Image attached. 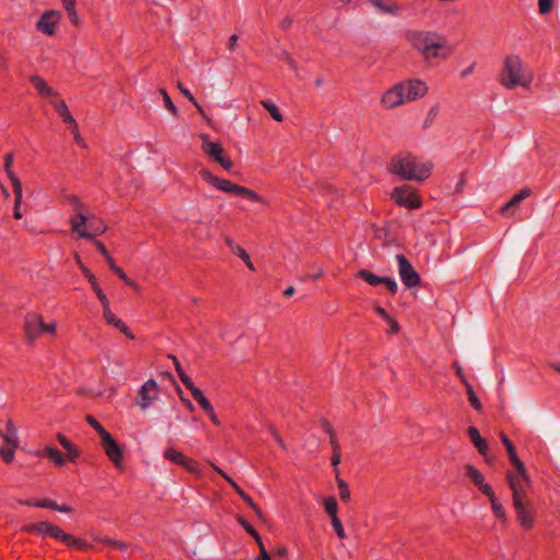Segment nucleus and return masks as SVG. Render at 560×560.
<instances>
[{"mask_svg":"<svg viewBox=\"0 0 560 560\" xmlns=\"http://www.w3.org/2000/svg\"><path fill=\"white\" fill-rule=\"evenodd\" d=\"M405 38L413 49L421 54L427 62L434 59L445 60L452 54V48L446 38L436 32L408 30L405 32Z\"/></svg>","mask_w":560,"mask_h":560,"instance_id":"obj_1","label":"nucleus"},{"mask_svg":"<svg viewBox=\"0 0 560 560\" xmlns=\"http://www.w3.org/2000/svg\"><path fill=\"white\" fill-rule=\"evenodd\" d=\"M433 163L421 162L410 152H400L392 158L388 171L402 180L423 182L432 174Z\"/></svg>","mask_w":560,"mask_h":560,"instance_id":"obj_2","label":"nucleus"},{"mask_svg":"<svg viewBox=\"0 0 560 560\" xmlns=\"http://www.w3.org/2000/svg\"><path fill=\"white\" fill-rule=\"evenodd\" d=\"M69 201L74 210L78 211V214L70 219V225L80 238L94 241L97 235L106 232L107 226L103 220L96 217L89 218L83 213L84 205L80 201L79 197L72 195Z\"/></svg>","mask_w":560,"mask_h":560,"instance_id":"obj_3","label":"nucleus"},{"mask_svg":"<svg viewBox=\"0 0 560 560\" xmlns=\"http://www.w3.org/2000/svg\"><path fill=\"white\" fill-rule=\"evenodd\" d=\"M506 481L512 490V500L516 512V520L521 527L525 530H529L534 527L536 514L533 502L528 499L525 487L520 486L511 470L506 471Z\"/></svg>","mask_w":560,"mask_h":560,"instance_id":"obj_4","label":"nucleus"},{"mask_svg":"<svg viewBox=\"0 0 560 560\" xmlns=\"http://www.w3.org/2000/svg\"><path fill=\"white\" fill-rule=\"evenodd\" d=\"M524 67L517 55H508L503 60V66L499 74V82L506 89L512 90L521 85L529 88L533 77L527 80L523 79Z\"/></svg>","mask_w":560,"mask_h":560,"instance_id":"obj_5","label":"nucleus"},{"mask_svg":"<svg viewBox=\"0 0 560 560\" xmlns=\"http://www.w3.org/2000/svg\"><path fill=\"white\" fill-rule=\"evenodd\" d=\"M199 175L205 182H207L208 184L212 185L213 187L223 192L246 198L254 202L265 203V199L261 196H259L256 191L245 186L235 184L229 179L213 175L208 168L200 170Z\"/></svg>","mask_w":560,"mask_h":560,"instance_id":"obj_6","label":"nucleus"},{"mask_svg":"<svg viewBox=\"0 0 560 560\" xmlns=\"http://www.w3.org/2000/svg\"><path fill=\"white\" fill-rule=\"evenodd\" d=\"M22 532L35 534L39 537H50L58 541L63 542L66 546L68 540H70V535L61 529L60 526L55 525L47 521L36 522L26 524L22 527Z\"/></svg>","mask_w":560,"mask_h":560,"instance_id":"obj_7","label":"nucleus"},{"mask_svg":"<svg viewBox=\"0 0 560 560\" xmlns=\"http://www.w3.org/2000/svg\"><path fill=\"white\" fill-rule=\"evenodd\" d=\"M392 199L399 206L409 210L419 209L422 207V200L417 189L410 185H402L395 187L390 195Z\"/></svg>","mask_w":560,"mask_h":560,"instance_id":"obj_8","label":"nucleus"},{"mask_svg":"<svg viewBox=\"0 0 560 560\" xmlns=\"http://www.w3.org/2000/svg\"><path fill=\"white\" fill-rule=\"evenodd\" d=\"M199 137L202 141L201 147L203 152L213 161L219 163L224 170L230 171L233 166V163L231 159L225 154L221 143L210 141L207 133H201Z\"/></svg>","mask_w":560,"mask_h":560,"instance_id":"obj_9","label":"nucleus"},{"mask_svg":"<svg viewBox=\"0 0 560 560\" xmlns=\"http://www.w3.org/2000/svg\"><path fill=\"white\" fill-rule=\"evenodd\" d=\"M4 445L0 447V458L5 464H10L14 459V452L19 447V440L16 436V428L11 419L7 421V433L4 435Z\"/></svg>","mask_w":560,"mask_h":560,"instance_id":"obj_10","label":"nucleus"},{"mask_svg":"<svg viewBox=\"0 0 560 560\" xmlns=\"http://www.w3.org/2000/svg\"><path fill=\"white\" fill-rule=\"evenodd\" d=\"M62 15L58 10L45 11L36 22V30L47 36H54L57 33V26Z\"/></svg>","mask_w":560,"mask_h":560,"instance_id":"obj_11","label":"nucleus"},{"mask_svg":"<svg viewBox=\"0 0 560 560\" xmlns=\"http://www.w3.org/2000/svg\"><path fill=\"white\" fill-rule=\"evenodd\" d=\"M397 262L402 283L407 288L419 285L421 282L420 275L415 270L407 257L402 254L397 255Z\"/></svg>","mask_w":560,"mask_h":560,"instance_id":"obj_12","label":"nucleus"},{"mask_svg":"<svg viewBox=\"0 0 560 560\" xmlns=\"http://www.w3.org/2000/svg\"><path fill=\"white\" fill-rule=\"evenodd\" d=\"M160 388L158 383L150 378L139 389L137 394V405L142 409H147L154 400L158 399Z\"/></svg>","mask_w":560,"mask_h":560,"instance_id":"obj_13","label":"nucleus"},{"mask_svg":"<svg viewBox=\"0 0 560 560\" xmlns=\"http://www.w3.org/2000/svg\"><path fill=\"white\" fill-rule=\"evenodd\" d=\"M404 85L405 102H412L427 95L429 89L425 82L420 79H409L399 82Z\"/></svg>","mask_w":560,"mask_h":560,"instance_id":"obj_14","label":"nucleus"},{"mask_svg":"<svg viewBox=\"0 0 560 560\" xmlns=\"http://www.w3.org/2000/svg\"><path fill=\"white\" fill-rule=\"evenodd\" d=\"M101 445L104 448L105 454L108 456V458L115 465V467H117V468L121 467L122 459H124V453H122L120 445L112 436L110 433H108L107 435H104V438L101 439Z\"/></svg>","mask_w":560,"mask_h":560,"instance_id":"obj_15","label":"nucleus"},{"mask_svg":"<svg viewBox=\"0 0 560 560\" xmlns=\"http://www.w3.org/2000/svg\"><path fill=\"white\" fill-rule=\"evenodd\" d=\"M43 328L44 322L40 315L30 313L25 316L24 332L28 343H33L43 334Z\"/></svg>","mask_w":560,"mask_h":560,"instance_id":"obj_16","label":"nucleus"},{"mask_svg":"<svg viewBox=\"0 0 560 560\" xmlns=\"http://www.w3.org/2000/svg\"><path fill=\"white\" fill-rule=\"evenodd\" d=\"M381 103L387 109L402 105L405 103L404 85L398 82L385 91L381 97Z\"/></svg>","mask_w":560,"mask_h":560,"instance_id":"obj_17","label":"nucleus"},{"mask_svg":"<svg viewBox=\"0 0 560 560\" xmlns=\"http://www.w3.org/2000/svg\"><path fill=\"white\" fill-rule=\"evenodd\" d=\"M20 504L26 506H36L42 509H50L62 513H71L73 509L68 504H58L56 501L50 499H38V500H20Z\"/></svg>","mask_w":560,"mask_h":560,"instance_id":"obj_18","label":"nucleus"},{"mask_svg":"<svg viewBox=\"0 0 560 560\" xmlns=\"http://www.w3.org/2000/svg\"><path fill=\"white\" fill-rule=\"evenodd\" d=\"M530 195V188L524 187L500 208V214L508 218L513 215V210L517 208L520 203Z\"/></svg>","mask_w":560,"mask_h":560,"instance_id":"obj_19","label":"nucleus"},{"mask_svg":"<svg viewBox=\"0 0 560 560\" xmlns=\"http://www.w3.org/2000/svg\"><path fill=\"white\" fill-rule=\"evenodd\" d=\"M467 434L470 438L471 443L477 448L478 453L482 455L487 462L490 459L487 457L489 452L488 442L480 435L479 430L476 427H468Z\"/></svg>","mask_w":560,"mask_h":560,"instance_id":"obj_20","label":"nucleus"},{"mask_svg":"<svg viewBox=\"0 0 560 560\" xmlns=\"http://www.w3.org/2000/svg\"><path fill=\"white\" fill-rule=\"evenodd\" d=\"M510 463L516 469V472L511 471L512 475L517 479L520 486L525 487V491H526L527 488L530 487L532 480L527 472L525 464L518 457H515Z\"/></svg>","mask_w":560,"mask_h":560,"instance_id":"obj_21","label":"nucleus"},{"mask_svg":"<svg viewBox=\"0 0 560 560\" xmlns=\"http://www.w3.org/2000/svg\"><path fill=\"white\" fill-rule=\"evenodd\" d=\"M58 443L67 451V459L71 463H75L81 456V450L75 446L66 435L58 433L56 435Z\"/></svg>","mask_w":560,"mask_h":560,"instance_id":"obj_22","label":"nucleus"},{"mask_svg":"<svg viewBox=\"0 0 560 560\" xmlns=\"http://www.w3.org/2000/svg\"><path fill=\"white\" fill-rule=\"evenodd\" d=\"M30 82L43 97L59 96L58 92L54 91L40 75L35 74L30 77Z\"/></svg>","mask_w":560,"mask_h":560,"instance_id":"obj_23","label":"nucleus"},{"mask_svg":"<svg viewBox=\"0 0 560 560\" xmlns=\"http://www.w3.org/2000/svg\"><path fill=\"white\" fill-rule=\"evenodd\" d=\"M77 264L82 272V275L88 279L89 283L91 284L93 291L95 292L97 299L100 300L101 296L106 295L103 291V289L100 287L96 277L94 273L91 272V270L82 264L79 255H75Z\"/></svg>","mask_w":560,"mask_h":560,"instance_id":"obj_24","label":"nucleus"},{"mask_svg":"<svg viewBox=\"0 0 560 560\" xmlns=\"http://www.w3.org/2000/svg\"><path fill=\"white\" fill-rule=\"evenodd\" d=\"M13 159H14L13 152H8L4 155L3 170L7 173L9 179L11 182L13 190H16V192L19 194L20 186H22V183L19 179V177L15 175V173L12 171Z\"/></svg>","mask_w":560,"mask_h":560,"instance_id":"obj_25","label":"nucleus"},{"mask_svg":"<svg viewBox=\"0 0 560 560\" xmlns=\"http://www.w3.org/2000/svg\"><path fill=\"white\" fill-rule=\"evenodd\" d=\"M38 457H48L56 466L65 465L67 457L52 446H45L43 451L36 453Z\"/></svg>","mask_w":560,"mask_h":560,"instance_id":"obj_26","label":"nucleus"},{"mask_svg":"<svg viewBox=\"0 0 560 560\" xmlns=\"http://www.w3.org/2000/svg\"><path fill=\"white\" fill-rule=\"evenodd\" d=\"M224 242L228 247L245 262L249 270L255 271V267L250 260L249 255L241 245L234 243V241L230 237H225Z\"/></svg>","mask_w":560,"mask_h":560,"instance_id":"obj_27","label":"nucleus"},{"mask_svg":"<svg viewBox=\"0 0 560 560\" xmlns=\"http://www.w3.org/2000/svg\"><path fill=\"white\" fill-rule=\"evenodd\" d=\"M50 104L55 108V110L58 113L60 118L65 124H74V118L72 117L66 102L63 100L60 101H51Z\"/></svg>","mask_w":560,"mask_h":560,"instance_id":"obj_28","label":"nucleus"},{"mask_svg":"<svg viewBox=\"0 0 560 560\" xmlns=\"http://www.w3.org/2000/svg\"><path fill=\"white\" fill-rule=\"evenodd\" d=\"M371 3L384 13L397 14L400 11V5L396 2H386L385 0H371Z\"/></svg>","mask_w":560,"mask_h":560,"instance_id":"obj_29","label":"nucleus"},{"mask_svg":"<svg viewBox=\"0 0 560 560\" xmlns=\"http://www.w3.org/2000/svg\"><path fill=\"white\" fill-rule=\"evenodd\" d=\"M465 475L471 480V482L478 488L485 481L482 472L471 464L465 465Z\"/></svg>","mask_w":560,"mask_h":560,"instance_id":"obj_30","label":"nucleus"},{"mask_svg":"<svg viewBox=\"0 0 560 560\" xmlns=\"http://www.w3.org/2000/svg\"><path fill=\"white\" fill-rule=\"evenodd\" d=\"M103 306V317L107 325L113 326V324L118 320L119 318L116 317V315L112 312L109 308V301L106 295L101 296L98 300Z\"/></svg>","mask_w":560,"mask_h":560,"instance_id":"obj_31","label":"nucleus"},{"mask_svg":"<svg viewBox=\"0 0 560 560\" xmlns=\"http://www.w3.org/2000/svg\"><path fill=\"white\" fill-rule=\"evenodd\" d=\"M358 277L366 281L372 287H377L383 283L384 277L377 276L370 270L362 269L358 272Z\"/></svg>","mask_w":560,"mask_h":560,"instance_id":"obj_32","label":"nucleus"},{"mask_svg":"<svg viewBox=\"0 0 560 560\" xmlns=\"http://www.w3.org/2000/svg\"><path fill=\"white\" fill-rule=\"evenodd\" d=\"M236 521L246 530V533L249 534L255 539L256 544L258 546H261L262 539L259 533L252 526V524L248 523L246 518L241 515L236 517Z\"/></svg>","mask_w":560,"mask_h":560,"instance_id":"obj_33","label":"nucleus"},{"mask_svg":"<svg viewBox=\"0 0 560 560\" xmlns=\"http://www.w3.org/2000/svg\"><path fill=\"white\" fill-rule=\"evenodd\" d=\"M260 104L270 114L272 119H275L278 122L283 121V115L281 114L280 109L277 107L275 103H272L269 100H262L260 101Z\"/></svg>","mask_w":560,"mask_h":560,"instance_id":"obj_34","label":"nucleus"},{"mask_svg":"<svg viewBox=\"0 0 560 560\" xmlns=\"http://www.w3.org/2000/svg\"><path fill=\"white\" fill-rule=\"evenodd\" d=\"M464 386L466 388L467 397H468V400H469L471 407L476 411L481 412L483 409L482 404L480 402L479 398L477 397L471 384L469 382H465Z\"/></svg>","mask_w":560,"mask_h":560,"instance_id":"obj_35","label":"nucleus"},{"mask_svg":"<svg viewBox=\"0 0 560 560\" xmlns=\"http://www.w3.org/2000/svg\"><path fill=\"white\" fill-rule=\"evenodd\" d=\"M336 482L339 489V497L342 502H348L350 500V489L348 483L339 477V469L336 468Z\"/></svg>","mask_w":560,"mask_h":560,"instance_id":"obj_36","label":"nucleus"},{"mask_svg":"<svg viewBox=\"0 0 560 560\" xmlns=\"http://www.w3.org/2000/svg\"><path fill=\"white\" fill-rule=\"evenodd\" d=\"M187 455L176 451L175 448L173 447H168L165 450L164 452V458L180 466L182 464H184V459L186 458Z\"/></svg>","mask_w":560,"mask_h":560,"instance_id":"obj_37","label":"nucleus"},{"mask_svg":"<svg viewBox=\"0 0 560 560\" xmlns=\"http://www.w3.org/2000/svg\"><path fill=\"white\" fill-rule=\"evenodd\" d=\"M500 440L506 450L508 457H509L510 462L512 459H514L515 457H518L517 453H516L515 445L513 444V442L509 439V436L503 431L500 432Z\"/></svg>","mask_w":560,"mask_h":560,"instance_id":"obj_38","label":"nucleus"},{"mask_svg":"<svg viewBox=\"0 0 560 560\" xmlns=\"http://www.w3.org/2000/svg\"><path fill=\"white\" fill-rule=\"evenodd\" d=\"M180 467L185 468L187 471L197 477H200L202 475V471L199 467V463L191 457L186 456V458L184 459V464H182Z\"/></svg>","mask_w":560,"mask_h":560,"instance_id":"obj_39","label":"nucleus"},{"mask_svg":"<svg viewBox=\"0 0 560 560\" xmlns=\"http://www.w3.org/2000/svg\"><path fill=\"white\" fill-rule=\"evenodd\" d=\"M67 547L75 548L80 551H88L93 548V546L82 538H75L73 535H70V540H68Z\"/></svg>","mask_w":560,"mask_h":560,"instance_id":"obj_40","label":"nucleus"},{"mask_svg":"<svg viewBox=\"0 0 560 560\" xmlns=\"http://www.w3.org/2000/svg\"><path fill=\"white\" fill-rule=\"evenodd\" d=\"M170 358L173 360V363H174V366H175V370L178 374V377L179 380L182 381V383L187 386V385H190L192 380L185 373L180 362L178 361V359L171 354Z\"/></svg>","mask_w":560,"mask_h":560,"instance_id":"obj_41","label":"nucleus"},{"mask_svg":"<svg viewBox=\"0 0 560 560\" xmlns=\"http://www.w3.org/2000/svg\"><path fill=\"white\" fill-rule=\"evenodd\" d=\"M491 509H492V512L494 514V516L501 521V522H506V512H505V509L504 506L497 500V498H493L491 501Z\"/></svg>","mask_w":560,"mask_h":560,"instance_id":"obj_42","label":"nucleus"},{"mask_svg":"<svg viewBox=\"0 0 560 560\" xmlns=\"http://www.w3.org/2000/svg\"><path fill=\"white\" fill-rule=\"evenodd\" d=\"M324 509L326 513L332 518L334 515H337L338 511V502L335 497H328L324 499Z\"/></svg>","mask_w":560,"mask_h":560,"instance_id":"obj_43","label":"nucleus"},{"mask_svg":"<svg viewBox=\"0 0 560 560\" xmlns=\"http://www.w3.org/2000/svg\"><path fill=\"white\" fill-rule=\"evenodd\" d=\"M85 420L97 432L100 439L109 433L92 415H86Z\"/></svg>","mask_w":560,"mask_h":560,"instance_id":"obj_44","label":"nucleus"},{"mask_svg":"<svg viewBox=\"0 0 560 560\" xmlns=\"http://www.w3.org/2000/svg\"><path fill=\"white\" fill-rule=\"evenodd\" d=\"M120 280L124 281V283L135 290H139V285L133 281L131 280L127 275L126 272L118 266V267H115L114 271H113Z\"/></svg>","mask_w":560,"mask_h":560,"instance_id":"obj_45","label":"nucleus"},{"mask_svg":"<svg viewBox=\"0 0 560 560\" xmlns=\"http://www.w3.org/2000/svg\"><path fill=\"white\" fill-rule=\"evenodd\" d=\"M96 541L106 544L108 546H112L116 549H119L120 551H126L128 549V544L125 541L112 539V538H96Z\"/></svg>","mask_w":560,"mask_h":560,"instance_id":"obj_46","label":"nucleus"},{"mask_svg":"<svg viewBox=\"0 0 560 560\" xmlns=\"http://www.w3.org/2000/svg\"><path fill=\"white\" fill-rule=\"evenodd\" d=\"M22 186H20V191L19 194L16 192V190H13V194H14V208H13V217L14 219L16 220H20L22 219V212L20 210V206L22 203Z\"/></svg>","mask_w":560,"mask_h":560,"instance_id":"obj_47","label":"nucleus"},{"mask_svg":"<svg viewBox=\"0 0 560 560\" xmlns=\"http://www.w3.org/2000/svg\"><path fill=\"white\" fill-rule=\"evenodd\" d=\"M161 94L163 95V101H164V105L165 107L175 116L177 117L178 116V109L177 107L175 106V104L173 103V101L171 100L170 95L167 94V92L164 90V89H161L160 90Z\"/></svg>","mask_w":560,"mask_h":560,"instance_id":"obj_48","label":"nucleus"},{"mask_svg":"<svg viewBox=\"0 0 560 560\" xmlns=\"http://www.w3.org/2000/svg\"><path fill=\"white\" fill-rule=\"evenodd\" d=\"M439 110H440V106L438 104L430 108V110L427 115V118L423 122L424 129L429 128L433 124L434 119L436 118V116L439 114Z\"/></svg>","mask_w":560,"mask_h":560,"instance_id":"obj_49","label":"nucleus"},{"mask_svg":"<svg viewBox=\"0 0 560 560\" xmlns=\"http://www.w3.org/2000/svg\"><path fill=\"white\" fill-rule=\"evenodd\" d=\"M113 326L122 332L128 339L133 340L136 338L129 327L121 319L116 320Z\"/></svg>","mask_w":560,"mask_h":560,"instance_id":"obj_50","label":"nucleus"},{"mask_svg":"<svg viewBox=\"0 0 560 560\" xmlns=\"http://www.w3.org/2000/svg\"><path fill=\"white\" fill-rule=\"evenodd\" d=\"M331 525H332V528L336 532L337 536L340 539L346 538V533H345L342 523L337 515H334V517L331 518Z\"/></svg>","mask_w":560,"mask_h":560,"instance_id":"obj_51","label":"nucleus"},{"mask_svg":"<svg viewBox=\"0 0 560 560\" xmlns=\"http://www.w3.org/2000/svg\"><path fill=\"white\" fill-rule=\"evenodd\" d=\"M231 487L247 505H253V499L235 481H231Z\"/></svg>","mask_w":560,"mask_h":560,"instance_id":"obj_52","label":"nucleus"},{"mask_svg":"<svg viewBox=\"0 0 560 560\" xmlns=\"http://www.w3.org/2000/svg\"><path fill=\"white\" fill-rule=\"evenodd\" d=\"M552 8L553 0H538V11L541 15L550 13Z\"/></svg>","mask_w":560,"mask_h":560,"instance_id":"obj_53","label":"nucleus"},{"mask_svg":"<svg viewBox=\"0 0 560 560\" xmlns=\"http://www.w3.org/2000/svg\"><path fill=\"white\" fill-rule=\"evenodd\" d=\"M190 393L194 399L199 402L202 400L206 396L203 395L202 390L195 386L194 382H191L190 385L185 386Z\"/></svg>","mask_w":560,"mask_h":560,"instance_id":"obj_54","label":"nucleus"},{"mask_svg":"<svg viewBox=\"0 0 560 560\" xmlns=\"http://www.w3.org/2000/svg\"><path fill=\"white\" fill-rule=\"evenodd\" d=\"M478 489L489 499V501H491L493 498H497L492 487L485 481L481 483V486L478 487Z\"/></svg>","mask_w":560,"mask_h":560,"instance_id":"obj_55","label":"nucleus"},{"mask_svg":"<svg viewBox=\"0 0 560 560\" xmlns=\"http://www.w3.org/2000/svg\"><path fill=\"white\" fill-rule=\"evenodd\" d=\"M392 295H395L398 291L396 281L389 277H384L383 283Z\"/></svg>","mask_w":560,"mask_h":560,"instance_id":"obj_56","label":"nucleus"},{"mask_svg":"<svg viewBox=\"0 0 560 560\" xmlns=\"http://www.w3.org/2000/svg\"><path fill=\"white\" fill-rule=\"evenodd\" d=\"M280 58L283 61H285L293 71H298V62L291 57V55L287 50H283L281 52Z\"/></svg>","mask_w":560,"mask_h":560,"instance_id":"obj_57","label":"nucleus"},{"mask_svg":"<svg viewBox=\"0 0 560 560\" xmlns=\"http://www.w3.org/2000/svg\"><path fill=\"white\" fill-rule=\"evenodd\" d=\"M67 15H68V19L70 21V23L74 26H79L80 24V19H79V15H78V12H77V9L73 8V9H70V10H67L66 11Z\"/></svg>","mask_w":560,"mask_h":560,"instance_id":"obj_58","label":"nucleus"},{"mask_svg":"<svg viewBox=\"0 0 560 560\" xmlns=\"http://www.w3.org/2000/svg\"><path fill=\"white\" fill-rule=\"evenodd\" d=\"M385 322L388 323V325H389V329H388L389 334L399 332L400 325L392 315L389 316V319H386Z\"/></svg>","mask_w":560,"mask_h":560,"instance_id":"obj_59","label":"nucleus"},{"mask_svg":"<svg viewBox=\"0 0 560 560\" xmlns=\"http://www.w3.org/2000/svg\"><path fill=\"white\" fill-rule=\"evenodd\" d=\"M93 244L95 245L96 249L98 250V253L104 257H108L110 254L109 252L107 250L106 246L104 245L103 242L98 241V240H94L92 241Z\"/></svg>","mask_w":560,"mask_h":560,"instance_id":"obj_60","label":"nucleus"},{"mask_svg":"<svg viewBox=\"0 0 560 560\" xmlns=\"http://www.w3.org/2000/svg\"><path fill=\"white\" fill-rule=\"evenodd\" d=\"M453 368L455 370V374L457 375V377L460 380V382L463 383V385H465V382H468L465 374H464V371L462 369V366L459 365V363L457 361H455L453 363Z\"/></svg>","mask_w":560,"mask_h":560,"instance_id":"obj_61","label":"nucleus"},{"mask_svg":"<svg viewBox=\"0 0 560 560\" xmlns=\"http://www.w3.org/2000/svg\"><path fill=\"white\" fill-rule=\"evenodd\" d=\"M319 424L320 428L329 435H332V433L335 432L334 428L331 427L330 422L327 419H320Z\"/></svg>","mask_w":560,"mask_h":560,"instance_id":"obj_62","label":"nucleus"},{"mask_svg":"<svg viewBox=\"0 0 560 560\" xmlns=\"http://www.w3.org/2000/svg\"><path fill=\"white\" fill-rule=\"evenodd\" d=\"M341 462V451H335L331 455V465L334 466V471L336 472V468Z\"/></svg>","mask_w":560,"mask_h":560,"instance_id":"obj_63","label":"nucleus"},{"mask_svg":"<svg viewBox=\"0 0 560 560\" xmlns=\"http://www.w3.org/2000/svg\"><path fill=\"white\" fill-rule=\"evenodd\" d=\"M375 313L384 320L389 319L390 314L381 305L374 307Z\"/></svg>","mask_w":560,"mask_h":560,"instance_id":"obj_64","label":"nucleus"}]
</instances>
